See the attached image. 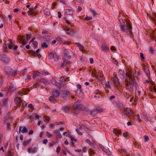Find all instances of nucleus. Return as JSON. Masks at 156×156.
Instances as JSON below:
<instances>
[{
    "mask_svg": "<svg viewBox=\"0 0 156 156\" xmlns=\"http://www.w3.org/2000/svg\"><path fill=\"white\" fill-rule=\"evenodd\" d=\"M125 82L126 83L125 85L127 87V89L131 92L133 91V87L134 85L136 84L134 76H133L127 72L125 74Z\"/></svg>",
    "mask_w": 156,
    "mask_h": 156,
    "instance_id": "nucleus-1",
    "label": "nucleus"
},
{
    "mask_svg": "<svg viewBox=\"0 0 156 156\" xmlns=\"http://www.w3.org/2000/svg\"><path fill=\"white\" fill-rule=\"evenodd\" d=\"M120 24L119 25L121 31L125 33V34L131 35L132 33V27L130 22L129 21L126 22V25L122 20H119Z\"/></svg>",
    "mask_w": 156,
    "mask_h": 156,
    "instance_id": "nucleus-2",
    "label": "nucleus"
},
{
    "mask_svg": "<svg viewBox=\"0 0 156 156\" xmlns=\"http://www.w3.org/2000/svg\"><path fill=\"white\" fill-rule=\"evenodd\" d=\"M4 69L6 74L8 75L15 76L17 74L16 71H13L10 67L5 66L4 67Z\"/></svg>",
    "mask_w": 156,
    "mask_h": 156,
    "instance_id": "nucleus-3",
    "label": "nucleus"
},
{
    "mask_svg": "<svg viewBox=\"0 0 156 156\" xmlns=\"http://www.w3.org/2000/svg\"><path fill=\"white\" fill-rule=\"evenodd\" d=\"M73 107L76 109H79L82 110H83L84 108V106L83 105H80L78 101H76L73 105Z\"/></svg>",
    "mask_w": 156,
    "mask_h": 156,
    "instance_id": "nucleus-4",
    "label": "nucleus"
},
{
    "mask_svg": "<svg viewBox=\"0 0 156 156\" xmlns=\"http://www.w3.org/2000/svg\"><path fill=\"white\" fill-rule=\"evenodd\" d=\"M123 112L125 114H126L127 116L129 117L133 115V112L129 108H125L123 109Z\"/></svg>",
    "mask_w": 156,
    "mask_h": 156,
    "instance_id": "nucleus-5",
    "label": "nucleus"
},
{
    "mask_svg": "<svg viewBox=\"0 0 156 156\" xmlns=\"http://www.w3.org/2000/svg\"><path fill=\"white\" fill-rule=\"evenodd\" d=\"M142 66L143 67V69L146 73V75L147 76V77L149 78L150 76V73L149 67L146 66L144 64H142Z\"/></svg>",
    "mask_w": 156,
    "mask_h": 156,
    "instance_id": "nucleus-6",
    "label": "nucleus"
},
{
    "mask_svg": "<svg viewBox=\"0 0 156 156\" xmlns=\"http://www.w3.org/2000/svg\"><path fill=\"white\" fill-rule=\"evenodd\" d=\"M29 90L28 88H23L21 91H18L16 94V96H19L20 94H21V96H23L26 94V92L27 91Z\"/></svg>",
    "mask_w": 156,
    "mask_h": 156,
    "instance_id": "nucleus-7",
    "label": "nucleus"
},
{
    "mask_svg": "<svg viewBox=\"0 0 156 156\" xmlns=\"http://www.w3.org/2000/svg\"><path fill=\"white\" fill-rule=\"evenodd\" d=\"M62 96L63 98L66 99L70 97V92L68 91L63 90L62 91Z\"/></svg>",
    "mask_w": 156,
    "mask_h": 156,
    "instance_id": "nucleus-8",
    "label": "nucleus"
},
{
    "mask_svg": "<svg viewBox=\"0 0 156 156\" xmlns=\"http://www.w3.org/2000/svg\"><path fill=\"white\" fill-rule=\"evenodd\" d=\"M55 85L57 87L59 88V89H61L62 88L66 89V83H65L63 84H62L60 83L57 82Z\"/></svg>",
    "mask_w": 156,
    "mask_h": 156,
    "instance_id": "nucleus-9",
    "label": "nucleus"
},
{
    "mask_svg": "<svg viewBox=\"0 0 156 156\" xmlns=\"http://www.w3.org/2000/svg\"><path fill=\"white\" fill-rule=\"evenodd\" d=\"M38 81L41 83H43L45 85H48L49 83V81L45 79L40 78L38 80Z\"/></svg>",
    "mask_w": 156,
    "mask_h": 156,
    "instance_id": "nucleus-10",
    "label": "nucleus"
},
{
    "mask_svg": "<svg viewBox=\"0 0 156 156\" xmlns=\"http://www.w3.org/2000/svg\"><path fill=\"white\" fill-rule=\"evenodd\" d=\"M101 145V148L108 155H111L112 153L108 148H105L102 146Z\"/></svg>",
    "mask_w": 156,
    "mask_h": 156,
    "instance_id": "nucleus-11",
    "label": "nucleus"
},
{
    "mask_svg": "<svg viewBox=\"0 0 156 156\" xmlns=\"http://www.w3.org/2000/svg\"><path fill=\"white\" fill-rule=\"evenodd\" d=\"M55 134V137L57 138H61L62 137L61 134L58 130H55L54 132Z\"/></svg>",
    "mask_w": 156,
    "mask_h": 156,
    "instance_id": "nucleus-12",
    "label": "nucleus"
},
{
    "mask_svg": "<svg viewBox=\"0 0 156 156\" xmlns=\"http://www.w3.org/2000/svg\"><path fill=\"white\" fill-rule=\"evenodd\" d=\"M53 96L55 98H57L59 96V93L58 90H54L52 92Z\"/></svg>",
    "mask_w": 156,
    "mask_h": 156,
    "instance_id": "nucleus-13",
    "label": "nucleus"
},
{
    "mask_svg": "<svg viewBox=\"0 0 156 156\" xmlns=\"http://www.w3.org/2000/svg\"><path fill=\"white\" fill-rule=\"evenodd\" d=\"M113 81L115 83V85L116 87L119 85V82L118 78L116 76H115L113 78Z\"/></svg>",
    "mask_w": 156,
    "mask_h": 156,
    "instance_id": "nucleus-14",
    "label": "nucleus"
},
{
    "mask_svg": "<svg viewBox=\"0 0 156 156\" xmlns=\"http://www.w3.org/2000/svg\"><path fill=\"white\" fill-rule=\"evenodd\" d=\"M2 57V58L1 59L2 61L6 63H7L9 62V58L5 55L3 54Z\"/></svg>",
    "mask_w": 156,
    "mask_h": 156,
    "instance_id": "nucleus-15",
    "label": "nucleus"
},
{
    "mask_svg": "<svg viewBox=\"0 0 156 156\" xmlns=\"http://www.w3.org/2000/svg\"><path fill=\"white\" fill-rule=\"evenodd\" d=\"M66 34L68 35L73 36H75L77 34V32L74 30H71L69 32H67Z\"/></svg>",
    "mask_w": 156,
    "mask_h": 156,
    "instance_id": "nucleus-16",
    "label": "nucleus"
},
{
    "mask_svg": "<svg viewBox=\"0 0 156 156\" xmlns=\"http://www.w3.org/2000/svg\"><path fill=\"white\" fill-rule=\"evenodd\" d=\"M16 97L14 99V101L17 105H20L21 104V100H20L17 97Z\"/></svg>",
    "mask_w": 156,
    "mask_h": 156,
    "instance_id": "nucleus-17",
    "label": "nucleus"
},
{
    "mask_svg": "<svg viewBox=\"0 0 156 156\" xmlns=\"http://www.w3.org/2000/svg\"><path fill=\"white\" fill-rule=\"evenodd\" d=\"M102 50L106 52L109 49V47L106 45H103L101 47Z\"/></svg>",
    "mask_w": 156,
    "mask_h": 156,
    "instance_id": "nucleus-18",
    "label": "nucleus"
},
{
    "mask_svg": "<svg viewBox=\"0 0 156 156\" xmlns=\"http://www.w3.org/2000/svg\"><path fill=\"white\" fill-rule=\"evenodd\" d=\"M85 142L89 144V145H90V146L92 148H95V145L94 144L90 141V140L89 139H87L85 140Z\"/></svg>",
    "mask_w": 156,
    "mask_h": 156,
    "instance_id": "nucleus-19",
    "label": "nucleus"
},
{
    "mask_svg": "<svg viewBox=\"0 0 156 156\" xmlns=\"http://www.w3.org/2000/svg\"><path fill=\"white\" fill-rule=\"evenodd\" d=\"M37 148L36 147H34V148H29L28 149V151L29 153H35L37 151Z\"/></svg>",
    "mask_w": 156,
    "mask_h": 156,
    "instance_id": "nucleus-20",
    "label": "nucleus"
},
{
    "mask_svg": "<svg viewBox=\"0 0 156 156\" xmlns=\"http://www.w3.org/2000/svg\"><path fill=\"white\" fill-rule=\"evenodd\" d=\"M95 108L96 111H97V113L101 112L103 111V109L100 107L96 106Z\"/></svg>",
    "mask_w": 156,
    "mask_h": 156,
    "instance_id": "nucleus-21",
    "label": "nucleus"
},
{
    "mask_svg": "<svg viewBox=\"0 0 156 156\" xmlns=\"http://www.w3.org/2000/svg\"><path fill=\"white\" fill-rule=\"evenodd\" d=\"M73 11L71 9H66L65 12V14L66 15H70L72 14Z\"/></svg>",
    "mask_w": 156,
    "mask_h": 156,
    "instance_id": "nucleus-22",
    "label": "nucleus"
},
{
    "mask_svg": "<svg viewBox=\"0 0 156 156\" xmlns=\"http://www.w3.org/2000/svg\"><path fill=\"white\" fill-rule=\"evenodd\" d=\"M31 54L35 56L38 57L39 58H40L41 57V55L40 54H38V53H36L34 51H33Z\"/></svg>",
    "mask_w": 156,
    "mask_h": 156,
    "instance_id": "nucleus-23",
    "label": "nucleus"
},
{
    "mask_svg": "<svg viewBox=\"0 0 156 156\" xmlns=\"http://www.w3.org/2000/svg\"><path fill=\"white\" fill-rule=\"evenodd\" d=\"M59 56L57 55L56 53H55L54 54V56L53 58L54 59L55 61H57L59 59Z\"/></svg>",
    "mask_w": 156,
    "mask_h": 156,
    "instance_id": "nucleus-24",
    "label": "nucleus"
},
{
    "mask_svg": "<svg viewBox=\"0 0 156 156\" xmlns=\"http://www.w3.org/2000/svg\"><path fill=\"white\" fill-rule=\"evenodd\" d=\"M67 77L65 76H62L60 78V82L62 83L66 81V78Z\"/></svg>",
    "mask_w": 156,
    "mask_h": 156,
    "instance_id": "nucleus-25",
    "label": "nucleus"
},
{
    "mask_svg": "<svg viewBox=\"0 0 156 156\" xmlns=\"http://www.w3.org/2000/svg\"><path fill=\"white\" fill-rule=\"evenodd\" d=\"M31 139L30 138L27 141H25L23 143V145L24 146H26L28 145L31 142Z\"/></svg>",
    "mask_w": 156,
    "mask_h": 156,
    "instance_id": "nucleus-26",
    "label": "nucleus"
},
{
    "mask_svg": "<svg viewBox=\"0 0 156 156\" xmlns=\"http://www.w3.org/2000/svg\"><path fill=\"white\" fill-rule=\"evenodd\" d=\"M75 44L79 48V49L80 50H82L84 48L81 44L78 43H76Z\"/></svg>",
    "mask_w": 156,
    "mask_h": 156,
    "instance_id": "nucleus-27",
    "label": "nucleus"
},
{
    "mask_svg": "<svg viewBox=\"0 0 156 156\" xmlns=\"http://www.w3.org/2000/svg\"><path fill=\"white\" fill-rule=\"evenodd\" d=\"M98 73L99 74L98 75L95 73V76L96 77H97L98 76L100 78H102L103 77V74L101 73V72L100 71L99 72H98Z\"/></svg>",
    "mask_w": 156,
    "mask_h": 156,
    "instance_id": "nucleus-28",
    "label": "nucleus"
},
{
    "mask_svg": "<svg viewBox=\"0 0 156 156\" xmlns=\"http://www.w3.org/2000/svg\"><path fill=\"white\" fill-rule=\"evenodd\" d=\"M64 55L69 59H70L71 58V56L68 55V51L66 50L64 51Z\"/></svg>",
    "mask_w": 156,
    "mask_h": 156,
    "instance_id": "nucleus-29",
    "label": "nucleus"
},
{
    "mask_svg": "<svg viewBox=\"0 0 156 156\" xmlns=\"http://www.w3.org/2000/svg\"><path fill=\"white\" fill-rule=\"evenodd\" d=\"M51 83L53 85H55L57 82L56 79L54 78H53L51 81Z\"/></svg>",
    "mask_w": 156,
    "mask_h": 156,
    "instance_id": "nucleus-30",
    "label": "nucleus"
},
{
    "mask_svg": "<svg viewBox=\"0 0 156 156\" xmlns=\"http://www.w3.org/2000/svg\"><path fill=\"white\" fill-rule=\"evenodd\" d=\"M15 90V88L14 87L12 86H9V90L11 93H13Z\"/></svg>",
    "mask_w": 156,
    "mask_h": 156,
    "instance_id": "nucleus-31",
    "label": "nucleus"
},
{
    "mask_svg": "<svg viewBox=\"0 0 156 156\" xmlns=\"http://www.w3.org/2000/svg\"><path fill=\"white\" fill-rule=\"evenodd\" d=\"M143 116L144 117V119L146 121H148L150 120L151 119H150V117H148V116H147L146 115H143Z\"/></svg>",
    "mask_w": 156,
    "mask_h": 156,
    "instance_id": "nucleus-32",
    "label": "nucleus"
},
{
    "mask_svg": "<svg viewBox=\"0 0 156 156\" xmlns=\"http://www.w3.org/2000/svg\"><path fill=\"white\" fill-rule=\"evenodd\" d=\"M48 46L47 45L45 42H43L41 45V48H48Z\"/></svg>",
    "mask_w": 156,
    "mask_h": 156,
    "instance_id": "nucleus-33",
    "label": "nucleus"
},
{
    "mask_svg": "<svg viewBox=\"0 0 156 156\" xmlns=\"http://www.w3.org/2000/svg\"><path fill=\"white\" fill-rule=\"evenodd\" d=\"M62 109L66 112H68L69 111V108L67 106L63 107Z\"/></svg>",
    "mask_w": 156,
    "mask_h": 156,
    "instance_id": "nucleus-34",
    "label": "nucleus"
},
{
    "mask_svg": "<svg viewBox=\"0 0 156 156\" xmlns=\"http://www.w3.org/2000/svg\"><path fill=\"white\" fill-rule=\"evenodd\" d=\"M45 14L47 15H49L50 14V12L49 10L48 9H46L44 10Z\"/></svg>",
    "mask_w": 156,
    "mask_h": 156,
    "instance_id": "nucleus-35",
    "label": "nucleus"
},
{
    "mask_svg": "<svg viewBox=\"0 0 156 156\" xmlns=\"http://www.w3.org/2000/svg\"><path fill=\"white\" fill-rule=\"evenodd\" d=\"M2 101V105L4 106H5L8 100L7 99L4 98L3 99Z\"/></svg>",
    "mask_w": 156,
    "mask_h": 156,
    "instance_id": "nucleus-36",
    "label": "nucleus"
},
{
    "mask_svg": "<svg viewBox=\"0 0 156 156\" xmlns=\"http://www.w3.org/2000/svg\"><path fill=\"white\" fill-rule=\"evenodd\" d=\"M97 113V111H96V110H94L90 112V114L91 115H92L93 116L94 115L96 114Z\"/></svg>",
    "mask_w": 156,
    "mask_h": 156,
    "instance_id": "nucleus-37",
    "label": "nucleus"
},
{
    "mask_svg": "<svg viewBox=\"0 0 156 156\" xmlns=\"http://www.w3.org/2000/svg\"><path fill=\"white\" fill-rule=\"evenodd\" d=\"M11 124L9 122H8L6 123V130L9 131L10 129Z\"/></svg>",
    "mask_w": 156,
    "mask_h": 156,
    "instance_id": "nucleus-38",
    "label": "nucleus"
},
{
    "mask_svg": "<svg viewBox=\"0 0 156 156\" xmlns=\"http://www.w3.org/2000/svg\"><path fill=\"white\" fill-rule=\"evenodd\" d=\"M34 72H35V73L36 74L37 76H39L40 77L42 76L41 73H40L39 72L37 71H34Z\"/></svg>",
    "mask_w": 156,
    "mask_h": 156,
    "instance_id": "nucleus-39",
    "label": "nucleus"
},
{
    "mask_svg": "<svg viewBox=\"0 0 156 156\" xmlns=\"http://www.w3.org/2000/svg\"><path fill=\"white\" fill-rule=\"evenodd\" d=\"M55 99V98L52 96H50L49 98V100L51 103L54 102Z\"/></svg>",
    "mask_w": 156,
    "mask_h": 156,
    "instance_id": "nucleus-40",
    "label": "nucleus"
},
{
    "mask_svg": "<svg viewBox=\"0 0 156 156\" xmlns=\"http://www.w3.org/2000/svg\"><path fill=\"white\" fill-rule=\"evenodd\" d=\"M24 37L23 36H19L17 37V39L19 42H20L22 40V39Z\"/></svg>",
    "mask_w": 156,
    "mask_h": 156,
    "instance_id": "nucleus-41",
    "label": "nucleus"
},
{
    "mask_svg": "<svg viewBox=\"0 0 156 156\" xmlns=\"http://www.w3.org/2000/svg\"><path fill=\"white\" fill-rule=\"evenodd\" d=\"M154 50L152 47H150L149 49V52L151 54H153L154 53Z\"/></svg>",
    "mask_w": 156,
    "mask_h": 156,
    "instance_id": "nucleus-42",
    "label": "nucleus"
},
{
    "mask_svg": "<svg viewBox=\"0 0 156 156\" xmlns=\"http://www.w3.org/2000/svg\"><path fill=\"white\" fill-rule=\"evenodd\" d=\"M140 57L141 58V60H142V61L144 60H145V58H144V55L142 53V52L140 53Z\"/></svg>",
    "mask_w": 156,
    "mask_h": 156,
    "instance_id": "nucleus-43",
    "label": "nucleus"
},
{
    "mask_svg": "<svg viewBox=\"0 0 156 156\" xmlns=\"http://www.w3.org/2000/svg\"><path fill=\"white\" fill-rule=\"evenodd\" d=\"M94 151L92 149H90L89 151V154L90 155H92L95 154Z\"/></svg>",
    "mask_w": 156,
    "mask_h": 156,
    "instance_id": "nucleus-44",
    "label": "nucleus"
},
{
    "mask_svg": "<svg viewBox=\"0 0 156 156\" xmlns=\"http://www.w3.org/2000/svg\"><path fill=\"white\" fill-rule=\"evenodd\" d=\"M27 132L28 130L26 127H24L21 131V132L22 133H27Z\"/></svg>",
    "mask_w": 156,
    "mask_h": 156,
    "instance_id": "nucleus-45",
    "label": "nucleus"
},
{
    "mask_svg": "<svg viewBox=\"0 0 156 156\" xmlns=\"http://www.w3.org/2000/svg\"><path fill=\"white\" fill-rule=\"evenodd\" d=\"M34 9H31L29 11L28 14L30 15H32L34 14Z\"/></svg>",
    "mask_w": 156,
    "mask_h": 156,
    "instance_id": "nucleus-46",
    "label": "nucleus"
},
{
    "mask_svg": "<svg viewBox=\"0 0 156 156\" xmlns=\"http://www.w3.org/2000/svg\"><path fill=\"white\" fill-rule=\"evenodd\" d=\"M41 73L42 76V75L46 76V75H49L50 74V73L47 71L45 72H41Z\"/></svg>",
    "mask_w": 156,
    "mask_h": 156,
    "instance_id": "nucleus-47",
    "label": "nucleus"
},
{
    "mask_svg": "<svg viewBox=\"0 0 156 156\" xmlns=\"http://www.w3.org/2000/svg\"><path fill=\"white\" fill-rule=\"evenodd\" d=\"M92 18L91 17H89L87 16H86L85 17L84 19V20H86L87 21H89L91 20H92Z\"/></svg>",
    "mask_w": 156,
    "mask_h": 156,
    "instance_id": "nucleus-48",
    "label": "nucleus"
},
{
    "mask_svg": "<svg viewBox=\"0 0 156 156\" xmlns=\"http://www.w3.org/2000/svg\"><path fill=\"white\" fill-rule=\"evenodd\" d=\"M33 44L34 45V48H36V47L38 45L37 42L36 41H34V42L33 43Z\"/></svg>",
    "mask_w": 156,
    "mask_h": 156,
    "instance_id": "nucleus-49",
    "label": "nucleus"
},
{
    "mask_svg": "<svg viewBox=\"0 0 156 156\" xmlns=\"http://www.w3.org/2000/svg\"><path fill=\"white\" fill-rule=\"evenodd\" d=\"M28 107L31 109L32 110H34L33 105L31 104H29L28 105Z\"/></svg>",
    "mask_w": 156,
    "mask_h": 156,
    "instance_id": "nucleus-50",
    "label": "nucleus"
},
{
    "mask_svg": "<svg viewBox=\"0 0 156 156\" xmlns=\"http://www.w3.org/2000/svg\"><path fill=\"white\" fill-rule=\"evenodd\" d=\"M54 56V54L52 52L50 53L49 54V57L50 59H52Z\"/></svg>",
    "mask_w": 156,
    "mask_h": 156,
    "instance_id": "nucleus-51",
    "label": "nucleus"
},
{
    "mask_svg": "<svg viewBox=\"0 0 156 156\" xmlns=\"http://www.w3.org/2000/svg\"><path fill=\"white\" fill-rule=\"evenodd\" d=\"M144 141L145 142H147L149 140V138L147 136H144Z\"/></svg>",
    "mask_w": 156,
    "mask_h": 156,
    "instance_id": "nucleus-52",
    "label": "nucleus"
},
{
    "mask_svg": "<svg viewBox=\"0 0 156 156\" xmlns=\"http://www.w3.org/2000/svg\"><path fill=\"white\" fill-rule=\"evenodd\" d=\"M76 131L77 133L80 135H82L83 133L82 132L80 131L79 129H76Z\"/></svg>",
    "mask_w": 156,
    "mask_h": 156,
    "instance_id": "nucleus-53",
    "label": "nucleus"
},
{
    "mask_svg": "<svg viewBox=\"0 0 156 156\" xmlns=\"http://www.w3.org/2000/svg\"><path fill=\"white\" fill-rule=\"evenodd\" d=\"M55 144V143L53 141H52L49 144V146L50 147H52L54 145V144Z\"/></svg>",
    "mask_w": 156,
    "mask_h": 156,
    "instance_id": "nucleus-54",
    "label": "nucleus"
},
{
    "mask_svg": "<svg viewBox=\"0 0 156 156\" xmlns=\"http://www.w3.org/2000/svg\"><path fill=\"white\" fill-rule=\"evenodd\" d=\"M119 77L122 80L124 78V76L123 74H119Z\"/></svg>",
    "mask_w": 156,
    "mask_h": 156,
    "instance_id": "nucleus-55",
    "label": "nucleus"
},
{
    "mask_svg": "<svg viewBox=\"0 0 156 156\" xmlns=\"http://www.w3.org/2000/svg\"><path fill=\"white\" fill-rule=\"evenodd\" d=\"M39 85H40V84L38 82H37L36 83L34 84V87H35V88L38 87L39 86Z\"/></svg>",
    "mask_w": 156,
    "mask_h": 156,
    "instance_id": "nucleus-56",
    "label": "nucleus"
},
{
    "mask_svg": "<svg viewBox=\"0 0 156 156\" xmlns=\"http://www.w3.org/2000/svg\"><path fill=\"white\" fill-rule=\"evenodd\" d=\"M113 133L116 135H117V133L119 132L118 130L117 129H114L113 130Z\"/></svg>",
    "mask_w": 156,
    "mask_h": 156,
    "instance_id": "nucleus-57",
    "label": "nucleus"
},
{
    "mask_svg": "<svg viewBox=\"0 0 156 156\" xmlns=\"http://www.w3.org/2000/svg\"><path fill=\"white\" fill-rule=\"evenodd\" d=\"M26 38L27 40H30L31 38V35L30 34H26Z\"/></svg>",
    "mask_w": 156,
    "mask_h": 156,
    "instance_id": "nucleus-58",
    "label": "nucleus"
},
{
    "mask_svg": "<svg viewBox=\"0 0 156 156\" xmlns=\"http://www.w3.org/2000/svg\"><path fill=\"white\" fill-rule=\"evenodd\" d=\"M47 136L48 137H50L52 136V135L48 131L47 132Z\"/></svg>",
    "mask_w": 156,
    "mask_h": 156,
    "instance_id": "nucleus-59",
    "label": "nucleus"
},
{
    "mask_svg": "<svg viewBox=\"0 0 156 156\" xmlns=\"http://www.w3.org/2000/svg\"><path fill=\"white\" fill-rule=\"evenodd\" d=\"M136 116L137 117V119L138 121L140 122H141V119L140 118V115L139 114H137L136 115Z\"/></svg>",
    "mask_w": 156,
    "mask_h": 156,
    "instance_id": "nucleus-60",
    "label": "nucleus"
},
{
    "mask_svg": "<svg viewBox=\"0 0 156 156\" xmlns=\"http://www.w3.org/2000/svg\"><path fill=\"white\" fill-rule=\"evenodd\" d=\"M155 18L156 19V14H154L152 15V17L151 18V20L154 21H155Z\"/></svg>",
    "mask_w": 156,
    "mask_h": 156,
    "instance_id": "nucleus-61",
    "label": "nucleus"
},
{
    "mask_svg": "<svg viewBox=\"0 0 156 156\" xmlns=\"http://www.w3.org/2000/svg\"><path fill=\"white\" fill-rule=\"evenodd\" d=\"M60 149H61V147L59 146H58L57 148V150H56V152L57 153H59L60 152Z\"/></svg>",
    "mask_w": 156,
    "mask_h": 156,
    "instance_id": "nucleus-62",
    "label": "nucleus"
},
{
    "mask_svg": "<svg viewBox=\"0 0 156 156\" xmlns=\"http://www.w3.org/2000/svg\"><path fill=\"white\" fill-rule=\"evenodd\" d=\"M110 49L112 51H115L116 50V48L113 46H112L111 47Z\"/></svg>",
    "mask_w": 156,
    "mask_h": 156,
    "instance_id": "nucleus-63",
    "label": "nucleus"
},
{
    "mask_svg": "<svg viewBox=\"0 0 156 156\" xmlns=\"http://www.w3.org/2000/svg\"><path fill=\"white\" fill-rule=\"evenodd\" d=\"M82 10V8L81 6H79L77 9V12H80Z\"/></svg>",
    "mask_w": 156,
    "mask_h": 156,
    "instance_id": "nucleus-64",
    "label": "nucleus"
}]
</instances>
